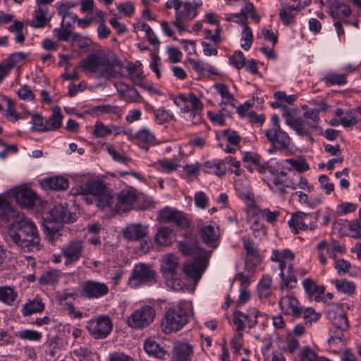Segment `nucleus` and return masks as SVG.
<instances>
[{"label": "nucleus", "mask_w": 361, "mask_h": 361, "mask_svg": "<svg viewBox=\"0 0 361 361\" xmlns=\"http://www.w3.org/2000/svg\"><path fill=\"white\" fill-rule=\"evenodd\" d=\"M179 268L178 258L172 253H167L162 256L161 259L160 271L164 279L177 276Z\"/></svg>", "instance_id": "19"}, {"label": "nucleus", "mask_w": 361, "mask_h": 361, "mask_svg": "<svg viewBox=\"0 0 361 361\" xmlns=\"http://www.w3.org/2000/svg\"><path fill=\"white\" fill-rule=\"evenodd\" d=\"M202 169L205 173L215 174L219 177H222L226 172L225 163L221 160L206 161Z\"/></svg>", "instance_id": "36"}, {"label": "nucleus", "mask_w": 361, "mask_h": 361, "mask_svg": "<svg viewBox=\"0 0 361 361\" xmlns=\"http://www.w3.org/2000/svg\"><path fill=\"white\" fill-rule=\"evenodd\" d=\"M138 198L136 191L133 188L123 189L118 194L117 201L112 206H108L113 212L118 214H123L129 212L133 209V204Z\"/></svg>", "instance_id": "12"}, {"label": "nucleus", "mask_w": 361, "mask_h": 361, "mask_svg": "<svg viewBox=\"0 0 361 361\" xmlns=\"http://www.w3.org/2000/svg\"><path fill=\"white\" fill-rule=\"evenodd\" d=\"M334 267L339 275L348 274L350 276L355 277L361 273V269L359 267L352 265L344 259L336 260Z\"/></svg>", "instance_id": "35"}, {"label": "nucleus", "mask_w": 361, "mask_h": 361, "mask_svg": "<svg viewBox=\"0 0 361 361\" xmlns=\"http://www.w3.org/2000/svg\"><path fill=\"white\" fill-rule=\"evenodd\" d=\"M63 115L59 107L53 109L52 114L46 120L47 131H53L59 128L62 124Z\"/></svg>", "instance_id": "40"}, {"label": "nucleus", "mask_w": 361, "mask_h": 361, "mask_svg": "<svg viewBox=\"0 0 361 361\" xmlns=\"http://www.w3.org/2000/svg\"><path fill=\"white\" fill-rule=\"evenodd\" d=\"M347 73H338L334 71L326 73L322 80L329 87L332 85H343L347 83Z\"/></svg>", "instance_id": "37"}, {"label": "nucleus", "mask_w": 361, "mask_h": 361, "mask_svg": "<svg viewBox=\"0 0 361 361\" xmlns=\"http://www.w3.org/2000/svg\"><path fill=\"white\" fill-rule=\"evenodd\" d=\"M329 317L336 329L341 330H346L348 329L349 324L345 314L340 313L334 314L332 317L329 313Z\"/></svg>", "instance_id": "49"}, {"label": "nucleus", "mask_w": 361, "mask_h": 361, "mask_svg": "<svg viewBox=\"0 0 361 361\" xmlns=\"http://www.w3.org/2000/svg\"><path fill=\"white\" fill-rule=\"evenodd\" d=\"M112 133L110 126H105L102 122L97 121L94 126V134L96 137H104Z\"/></svg>", "instance_id": "56"}, {"label": "nucleus", "mask_w": 361, "mask_h": 361, "mask_svg": "<svg viewBox=\"0 0 361 361\" xmlns=\"http://www.w3.org/2000/svg\"><path fill=\"white\" fill-rule=\"evenodd\" d=\"M26 54L23 52H16L11 54L6 61L13 68L16 66L20 64L26 58Z\"/></svg>", "instance_id": "61"}, {"label": "nucleus", "mask_w": 361, "mask_h": 361, "mask_svg": "<svg viewBox=\"0 0 361 361\" xmlns=\"http://www.w3.org/2000/svg\"><path fill=\"white\" fill-rule=\"evenodd\" d=\"M147 234L148 226L142 224H130L126 227L123 231L124 238L130 241L141 240Z\"/></svg>", "instance_id": "26"}, {"label": "nucleus", "mask_w": 361, "mask_h": 361, "mask_svg": "<svg viewBox=\"0 0 361 361\" xmlns=\"http://www.w3.org/2000/svg\"><path fill=\"white\" fill-rule=\"evenodd\" d=\"M316 353L308 346L304 347L300 351V361H315Z\"/></svg>", "instance_id": "64"}, {"label": "nucleus", "mask_w": 361, "mask_h": 361, "mask_svg": "<svg viewBox=\"0 0 361 361\" xmlns=\"http://www.w3.org/2000/svg\"><path fill=\"white\" fill-rule=\"evenodd\" d=\"M345 247L343 245H340L338 241L334 240L331 245L327 247V252L329 256L335 259H336L337 254L341 253L343 254L345 252Z\"/></svg>", "instance_id": "57"}, {"label": "nucleus", "mask_w": 361, "mask_h": 361, "mask_svg": "<svg viewBox=\"0 0 361 361\" xmlns=\"http://www.w3.org/2000/svg\"><path fill=\"white\" fill-rule=\"evenodd\" d=\"M83 72L95 75L106 79L118 78L121 75L116 68L122 67V63L111 51H97L90 54L80 63Z\"/></svg>", "instance_id": "2"}, {"label": "nucleus", "mask_w": 361, "mask_h": 361, "mask_svg": "<svg viewBox=\"0 0 361 361\" xmlns=\"http://www.w3.org/2000/svg\"><path fill=\"white\" fill-rule=\"evenodd\" d=\"M15 213L8 201L0 197V219L8 218L11 214L14 217Z\"/></svg>", "instance_id": "52"}, {"label": "nucleus", "mask_w": 361, "mask_h": 361, "mask_svg": "<svg viewBox=\"0 0 361 361\" xmlns=\"http://www.w3.org/2000/svg\"><path fill=\"white\" fill-rule=\"evenodd\" d=\"M85 251V243L82 240L75 239L68 241L61 247V253L64 258L66 266H71L78 262Z\"/></svg>", "instance_id": "11"}, {"label": "nucleus", "mask_w": 361, "mask_h": 361, "mask_svg": "<svg viewBox=\"0 0 361 361\" xmlns=\"http://www.w3.org/2000/svg\"><path fill=\"white\" fill-rule=\"evenodd\" d=\"M207 258H197L192 262L183 267V272L185 277L192 280L196 284L202 277L205 269V262Z\"/></svg>", "instance_id": "20"}, {"label": "nucleus", "mask_w": 361, "mask_h": 361, "mask_svg": "<svg viewBox=\"0 0 361 361\" xmlns=\"http://www.w3.org/2000/svg\"><path fill=\"white\" fill-rule=\"evenodd\" d=\"M53 16V13L50 11L47 5L38 6L35 11L32 25L35 27H43L47 23L49 22Z\"/></svg>", "instance_id": "30"}, {"label": "nucleus", "mask_w": 361, "mask_h": 361, "mask_svg": "<svg viewBox=\"0 0 361 361\" xmlns=\"http://www.w3.org/2000/svg\"><path fill=\"white\" fill-rule=\"evenodd\" d=\"M302 317L305 324H311L312 322H317L319 319L320 314L316 312L314 309L307 307L304 310L302 309Z\"/></svg>", "instance_id": "60"}, {"label": "nucleus", "mask_w": 361, "mask_h": 361, "mask_svg": "<svg viewBox=\"0 0 361 361\" xmlns=\"http://www.w3.org/2000/svg\"><path fill=\"white\" fill-rule=\"evenodd\" d=\"M154 114L155 120L159 124H163L169 122L173 118V115L164 108L155 110L154 111Z\"/></svg>", "instance_id": "55"}, {"label": "nucleus", "mask_w": 361, "mask_h": 361, "mask_svg": "<svg viewBox=\"0 0 361 361\" xmlns=\"http://www.w3.org/2000/svg\"><path fill=\"white\" fill-rule=\"evenodd\" d=\"M144 348L149 355L161 359L164 358L166 352L152 339L148 338L145 341Z\"/></svg>", "instance_id": "43"}, {"label": "nucleus", "mask_w": 361, "mask_h": 361, "mask_svg": "<svg viewBox=\"0 0 361 361\" xmlns=\"http://www.w3.org/2000/svg\"><path fill=\"white\" fill-rule=\"evenodd\" d=\"M295 259V254L289 249H284L281 251L274 250L271 257V261H288L292 262Z\"/></svg>", "instance_id": "48"}, {"label": "nucleus", "mask_w": 361, "mask_h": 361, "mask_svg": "<svg viewBox=\"0 0 361 361\" xmlns=\"http://www.w3.org/2000/svg\"><path fill=\"white\" fill-rule=\"evenodd\" d=\"M300 11V6H286L283 7L279 11V17L282 23L285 25H288L293 23L295 16Z\"/></svg>", "instance_id": "39"}, {"label": "nucleus", "mask_w": 361, "mask_h": 361, "mask_svg": "<svg viewBox=\"0 0 361 361\" xmlns=\"http://www.w3.org/2000/svg\"><path fill=\"white\" fill-rule=\"evenodd\" d=\"M264 316V313L255 308H250L245 312L236 311L233 314V324L236 326L237 331H243L246 326L253 328L258 319Z\"/></svg>", "instance_id": "14"}, {"label": "nucleus", "mask_w": 361, "mask_h": 361, "mask_svg": "<svg viewBox=\"0 0 361 361\" xmlns=\"http://www.w3.org/2000/svg\"><path fill=\"white\" fill-rule=\"evenodd\" d=\"M173 230L169 226H161L154 235V241L159 246H168L174 240Z\"/></svg>", "instance_id": "33"}, {"label": "nucleus", "mask_w": 361, "mask_h": 361, "mask_svg": "<svg viewBox=\"0 0 361 361\" xmlns=\"http://www.w3.org/2000/svg\"><path fill=\"white\" fill-rule=\"evenodd\" d=\"M80 287L82 296L88 299H98L106 295L109 292L106 283L94 280L83 281Z\"/></svg>", "instance_id": "15"}, {"label": "nucleus", "mask_w": 361, "mask_h": 361, "mask_svg": "<svg viewBox=\"0 0 361 361\" xmlns=\"http://www.w3.org/2000/svg\"><path fill=\"white\" fill-rule=\"evenodd\" d=\"M285 123L299 136H308L310 129L318 128L319 112L315 109H308L302 116H295L290 111L283 114Z\"/></svg>", "instance_id": "4"}, {"label": "nucleus", "mask_w": 361, "mask_h": 361, "mask_svg": "<svg viewBox=\"0 0 361 361\" xmlns=\"http://www.w3.org/2000/svg\"><path fill=\"white\" fill-rule=\"evenodd\" d=\"M114 86L120 96V98L128 103L141 102L142 98L137 90L133 86L123 82H117Z\"/></svg>", "instance_id": "23"}, {"label": "nucleus", "mask_w": 361, "mask_h": 361, "mask_svg": "<svg viewBox=\"0 0 361 361\" xmlns=\"http://www.w3.org/2000/svg\"><path fill=\"white\" fill-rule=\"evenodd\" d=\"M142 66V63L136 61L135 63H130L126 67L129 78L134 84H140V80L144 79Z\"/></svg>", "instance_id": "41"}, {"label": "nucleus", "mask_w": 361, "mask_h": 361, "mask_svg": "<svg viewBox=\"0 0 361 361\" xmlns=\"http://www.w3.org/2000/svg\"><path fill=\"white\" fill-rule=\"evenodd\" d=\"M72 354L74 357L78 358L79 361H90L92 352L88 347H80L74 349Z\"/></svg>", "instance_id": "53"}, {"label": "nucleus", "mask_w": 361, "mask_h": 361, "mask_svg": "<svg viewBox=\"0 0 361 361\" xmlns=\"http://www.w3.org/2000/svg\"><path fill=\"white\" fill-rule=\"evenodd\" d=\"M180 252L185 256H191L197 258H207L208 253L199 246L195 240H185L178 243Z\"/></svg>", "instance_id": "22"}, {"label": "nucleus", "mask_w": 361, "mask_h": 361, "mask_svg": "<svg viewBox=\"0 0 361 361\" xmlns=\"http://www.w3.org/2000/svg\"><path fill=\"white\" fill-rule=\"evenodd\" d=\"M192 313V305L190 302L181 303L169 308L161 322L162 331L167 334L179 331L188 323Z\"/></svg>", "instance_id": "5"}, {"label": "nucleus", "mask_w": 361, "mask_h": 361, "mask_svg": "<svg viewBox=\"0 0 361 361\" xmlns=\"http://www.w3.org/2000/svg\"><path fill=\"white\" fill-rule=\"evenodd\" d=\"M54 35L57 37L59 41H68L69 38L72 37V30L71 25L68 24L63 27L54 28L53 30Z\"/></svg>", "instance_id": "51"}, {"label": "nucleus", "mask_w": 361, "mask_h": 361, "mask_svg": "<svg viewBox=\"0 0 361 361\" xmlns=\"http://www.w3.org/2000/svg\"><path fill=\"white\" fill-rule=\"evenodd\" d=\"M136 138L137 140V145L145 149H147L150 145H154L155 142L154 135L147 128L140 130L137 133Z\"/></svg>", "instance_id": "42"}, {"label": "nucleus", "mask_w": 361, "mask_h": 361, "mask_svg": "<svg viewBox=\"0 0 361 361\" xmlns=\"http://www.w3.org/2000/svg\"><path fill=\"white\" fill-rule=\"evenodd\" d=\"M319 216V212L310 214L297 212L292 214L290 219L288 221V226L295 234H297L299 230L307 231L310 229L314 231L317 228V219Z\"/></svg>", "instance_id": "8"}, {"label": "nucleus", "mask_w": 361, "mask_h": 361, "mask_svg": "<svg viewBox=\"0 0 361 361\" xmlns=\"http://www.w3.org/2000/svg\"><path fill=\"white\" fill-rule=\"evenodd\" d=\"M174 104L180 108L182 113H189L190 111H202L203 104L192 92L179 94L173 100Z\"/></svg>", "instance_id": "16"}, {"label": "nucleus", "mask_w": 361, "mask_h": 361, "mask_svg": "<svg viewBox=\"0 0 361 361\" xmlns=\"http://www.w3.org/2000/svg\"><path fill=\"white\" fill-rule=\"evenodd\" d=\"M249 222L251 224L250 228L255 236H259L261 233L264 234L266 233V230L263 224L257 219L250 217L249 219Z\"/></svg>", "instance_id": "62"}, {"label": "nucleus", "mask_w": 361, "mask_h": 361, "mask_svg": "<svg viewBox=\"0 0 361 361\" xmlns=\"http://www.w3.org/2000/svg\"><path fill=\"white\" fill-rule=\"evenodd\" d=\"M85 328L94 338L103 339L111 332L113 323L109 316L102 315L88 321Z\"/></svg>", "instance_id": "9"}, {"label": "nucleus", "mask_w": 361, "mask_h": 361, "mask_svg": "<svg viewBox=\"0 0 361 361\" xmlns=\"http://www.w3.org/2000/svg\"><path fill=\"white\" fill-rule=\"evenodd\" d=\"M318 180L321 189L324 190L326 195H330L334 191V185L329 182V178L326 175L320 176Z\"/></svg>", "instance_id": "63"}, {"label": "nucleus", "mask_w": 361, "mask_h": 361, "mask_svg": "<svg viewBox=\"0 0 361 361\" xmlns=\"http://www.w3.org/2000/svg\"><path fill=\"white\" fill-rule=\"evenodd\" d=\"M159 217L164 223H174L179 226L187 224V220L182 212L169 207L160 210Z\"/></svg>", "instance_id": "27"}, {"label": "nucleus", "mask_w": 361, "mask_h": 361, "mask_svg": "<svg viewBox=\"0 0 361 361\" xmlns=\"http://www.w3.org/2000/svg\"><path fill=\"white\" fill-rule=\"evenodd\" d=\"M40 184L44 190H65L68 188V179L61 176L47 178L42 180Z\"/></svg>", "instance_id": "29"}, {"label": "nucleus", "mask_w": 361, "mask_h": 361, "mask_svg": "<svg viewBox=\"0 0 361 361\" xmlns=\"http://www.w3.org/2000/svg\"><path fill=\"white\" fill-rule=\"evenodd\" d=\"M16 337L20 340L39 342L42 338V334L33 329H22L17 331Z\"/></svg>", "instance_id": "44"}, {"label": "nucleus", "mask_w": 361, "mask_h": 361, "mask_svg": "<svg viewBox=\"0 0 361 361\" xmlns=\"http://www.w3.org/2000/svg\"><path fill=\"white\" fill-rule=\"evenodd\" d=\"M32 124L33 130L39 132H46V121H44L43 117L37 114H33L30 121Z\"/></svg>", "instance_id": "58"}, {"label": "nucleus", "mask_w": 361, "mask_h": 361, "mask_svg": "<svg viewBox=\"0 0 361 361\" xmlns=\"http://www.w3.org/2000/svg\"><path fill=\"white\" fill-rule=\"evenodd\" d=\"M59 273L57 270H49L42 274L39 279L41 285H54L59 281Z\"/></svg>", "instance_id": "47"}, {"label": "nucleus", "mask_w": 361, "mask_h": 361, "mask_svg": "<svg viewBox=\"0 0 361 361\" xmlns=\"http://www.w3.org/2000/svg\"><path fill=\"white\" fill-rule=\"evenodd\" d=\"M157 283V272L152 265L145 263L136 264L132 270L128 285L133 288L142 286H152Z\"/></svg>", "instance_id": "6"}, {"label": "nucleus", "mask_w": 361, "mask_h": 361, "mask_svg": "<svg viewBox=\"0 0 361 361\" xmlns=\"http://www.w3.org/2000/svg\"><path fill=\"white\" fill-rule=\"evenodd\" d=\"M155 315V310L153 307L145 305L133 311L127 318V323L133 329H143L154 321Z\"/></svg>", "instance_id": "10"}, {"label": "nucleus", "mask_w": 361, "mask_h": 361, "mask_svg": "<svg viewBox=\"0 0 361 361\" xmlns=\"http://www.w3.org/2000/svg\"><path fill=\"white\" fill-rule=\"evenodd\" d=\"M267 173L270 174L267 185L274 192L283 195L286 192V188L295 190L297 186L292 179L286 176V173L281 171L278 173L269 164H266Z\"/></svg>", "instance_id": "7"}, {"label": "nucleus", "mask_w": 361, "mask_h": 361, "mask_svg": "<svg viewBox=\"0 0 361 361\" xmlns=\"http://www.w3.org/2000/svg\"><path fill=\"white\" fill-rule=\"evenodd\" d=\"M335 286L338 292L349 295L353 294L356 289V286L353 282L345 279L336 280L335 281Z\"/></svg>", "instance_id": "46"}, {"label": "nucleus", "mask_w": 361, "mask_h": 361, "mask_svg": "<svg viewBox=\"0 0 361 361\" xmlns=\"http://www.w3.org/2000/svg\"><path fill=\"white\" fill-rule=\"evenodd\" d=\"M63 205L62 204H57L54 205L47 212H44L46 214V219L49 221H62L64 223H71L73 219L68 209L67 204Z\"/></svg>", "instance_id": "24"}, {"label": "nucleus", "mask_w": 361, "mask_h": 361, "mask_svg": "<svg viewBox=\"0 0 361 361\" xmlns=\"http://www.w3.org/2000/svg\"><path fill=\"white\" fill-rule=\"evenodd\" d=\"M6 241L11 246L24 252L40 250V237L35 223L24 214H16L13 223L7 228Z\"/></svg>", "instance_id": "1"}, {"label": "nucleus", "mask_w": 361, "mask_h": 361, "mask_svg": "<svg viewBox=\"0 0 361 361\" xmlns=\"http://www.w3.org/2000/svg\"><path fill=\"white\" fill-rule=\"evenodd\" d=\"M244 29L242 32V37H241V41L243 43L241 44V47L244 50H249L251 47L252 40H253V35L252 32L250 27H248L247 24H245L243 26Z\"/></svg>", "instance_id": "50"}, {"label": "nucleus", "mask_w": 361, "mask_h": 361, "mask_svg": "<svg viewBox=\"0 0 361 361\" xmlns=\"http://www.w3.org/2000/svg\"><path fill=\"white\" fill-rule=\"evenodd\" d=\"M16 202L23 207L32 208L37 200L36 193L30 188H19L14 191Z\"/></svg>", "instance_id": "25"}, {"label": "nucleus", "mask_w": 361, "mask_h": 361, "mask_svg": "<svg viewBox=\"0 0 361 361\" xmlns=\"http://www.w3.org/2000/svg\"><path fill=\"white\" fill-rule=\"evenodd\" d=\"M45 305L42 298L35 297L33 299H29L21 308V314L23 317H30L32 314L41 313L44 310Z\"/></svg>", "instance_id": "28"}, {"label": "nucleus", "mask_w": 361, "mask_h": 361, "mask_svg": "<svg viewBox=\"0 0 361 361\" xmlns=\"http://www.w3.org/2000/svg\"><path fill=\"white\" fill-rule=\"evenodd\" d=\"M72 40L80 49L87 48L92 44V40L90 38L82 36L79 33H73Z\"/></svg>", "instance_id": "59"}, {"label": "nucleus", "mask_w": 361, "mask_h": 361, "mask_svg": "<svg viewBox=\"0 0 361 361\" xmlns=\"http://www.w3.org/2000/svg\"><path fill=\"white\" fill-rule=\"evenodd\" d=\"M18 294L9 286H0V302L9 307H17Z\"/></svg>", "instance_id": "31"}, {"label": "nucleus", "mask_w": 361, "mask_h": 361, "mask_svg": "<svg viewBox=\"0 0 361 361\" xmlns=\"http://www.w3.org/2000/svg\"><path fill=\"white\" fill-rule=\"evenodd\" d=\"M202 241L209 247L216 248L219 245L220 231L215 223L203 224L200 228Z\"/></svg>", "instance_id": "17"}, {"label": "nucleus", "mask_w": 361, "mask_h": 361, "mask_svg": "<svg viewBox=\"0 0 361 361\" xmlns=\"http://www.w3.org/2000/svg\"><path fill=\"white\" fill-rule=\"evenodd\" d=\"M193 355V347L187 343H178L173 348V357L177 361H189Z\"/></svg>", "instance_id": "34"}, {"label": "nucleus", "mask_w": 361, "mask_h": 361, "mask_svg": "<svg viewBox=\"0 0 361 361\" xmlns=\"http://www.w3.org/2000/svg\"><path fill=\"white\" fill-rule=\"evenodd\" d=\"M245 57L241 51H235L233 56L229 58V63L239 70L245 66Z\"/></svg>", "instance_id": "54"}, {"label": "nucleus", "mask_w": 361, "mask_h": 361, "mask_svg": "<svg viewBox=\"0 0 361 361\" xmlns=\"http://www.w3.org/2000/svg\"><path fill=\"white\" fill-rule=\"evenodd\" d=\"M305 293L309 297H314L317 301L322 298L325 292V287L322 285H317L312 278H307L302 282Z\"/></svg>", "instance_id": "32"}, {"label": "nucleus", "mask_w": 361, "mask_h": 361, "mask_svg": "<svg viewBox=\"0 0 361 361\" xmlns=\"http://www.w3.org/2000/svg\"><path fill=\"white\" fill-rule=\"evenodd\" d=\"M272 279L270 276H264L259 281L257 290L260 298H267L271 293Z\"/></svg>", "instance_id": "45"}, {"label": "nucleus", "mask_w": 361, "mask_h": 361, "mask_svg": "<svg viewBox=\"0 0 361 361\" xmlns=\"http://www.w3.org/2000/svg\"><path fill=\"white\" fill-rule=\"evenodd\" d=\"M264 134L271 145V147L269 149V153H274L276 150H286L289 148L291 138L281 128H268Z\"/></svg>", "instance_id": "13"}, {"label": "nucleus", "mask_w": 361, "mask_h": 361, "mask_svg": "<svg viewBox=\"0 0 361 361\" xmlns=\"http://www.w3.org/2000/svg\"><path fill=\"white\" fill-rule=\"evenodd\" d=\"M279 306L282 312L295 318L302 317V307L297 298L293 295H287L283 296L279 301Z\"/></svg>", "instance_id": "21"}, {"label": "nucleus", "mask_w": 361, "mask_h": 361, "mask_svg": "<svg viewBox=\"0 0 361 361\" xmlns=\"http://www.w3.org/2000/svg\"><path fill=\"white\" fill-rule=\"evenodd\" d=\"M331 13L334 18L343 20L347 24L348 22L344 19L351 14V10L348 5L335 3L331 6Z\"/></svg>", "instance_id": "38"}, {"label": "nucleus", "mask_w": 361, "mask_h": 361, "mask_svg": "<svg viewBox=\"0 0 361 361\" xmlns=\"http://www.w3.org/2000/svg\"><path fill=\"white\" fill-rule=\"evenodd\" d=\"M197 16L196 8L191 3L185 1L183 4V9L176 13L173 25L180 32L186 30L185 23L192 20Z\"/></svg>", "instance_id": "18"}, {"label": "nucleus", "mask_w": 361, "mask_h": 361, "mask_svg": "<svg viewBox=\"0 0 361 361\" xmlns=\"http://www.w3.org/2000/svg\"><path fill=\"white\" fill-rule=\"evenodd\" d=\"M78 194L89 204L95 203L97 207L104 209L112 206L114 196L106 185L101 180H94L85 182L78 189Z\"/></svg>", "instance_id": "3"}]
</instances>
